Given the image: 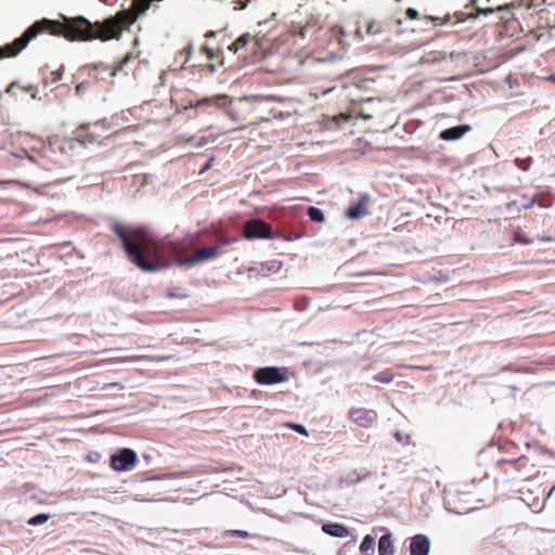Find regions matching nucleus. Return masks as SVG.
I'll return each instance as SVG.
<instances>
[{
  "instance_id": "nucleus-1",
  "label": "nucleus",
  "mask_w": 555,
  "mask_h": 555,
  "mask_svg": "<svg viewBox=\"0 0 555 555\" xmlns=\"http://www.w3.org/2000/svg\"><path fill=\"white\" fill-rule=\"evenodd\" d=\"M109 229L120 241L128 260L144 272L154 273L172 266L191 268L218 256L217 247L211 245L197 249L190 257H182L183 254L196 249L202 244V236L206 230L190 233L179 241L169 237L159 238L144 225L130 227L117 220L111 222Z\"/></svg>"
},
{
  "instance_id": "nucleus-2",
  "label": "nucleus",
  "mask_w": 555,
  "mask_h": 555,
  "mask_svg": "<svg viewBox=\"0 0 555 555\" xmlns=\"http://www.w3.org/2000/svg\"><path fill=\"white\" fill-rule=\"evenodd\" d=\"M61 16L63 22L47 17L36 21L18 38L0 47V59L3 56H16L33 39L44 31L54 36H62L69 41H90L93 39L106 41L109 39H119L121 36L119 25L113 20L92 24L83 16Z\"/></svg>"
},
{
  "instance_id": "nucleus-3",
  "label": "nucleus",
  "mask_w": 555,
  "mask_h": 555,
  "mask_svg": "<svg viewBox=\"0 0 555 555\" xmlns=\"http://www.w3.org/2000/svg\"><path fill=\"white\" fill-rule=\"evenodd\" d=\"M242 236L248 241L274 240L280 237V231H274L271 224L261 218H253L245 222Z\"/></svg>"
},
{
  "instance_id": "nucleus-4",
  "label": "nucleus",
  "mask_w": 555,
  "mask_h": 555,
  "mask_svg": "<svg viewBox=\"0 0 555 555\" xmlns=\"http://www.w3.org/2000/svg\"><path fill=\"white\" fill-rule=\"evenodd\" d=\"M253 377L259 385H275L288 379L287 369L278 366H263L254 371Z\"/></svg>"
},
{
  "instance_id": "nucleus-5",
  "label": "nucleus",
  "mask_w": 555,
  "mask_h": 555,
  "mask_svg": "<svg viewBox=\"0 0 555 555\" xmlns=\"http://www.w3.org/2000/svg\"><path fill=\"white\" fill-rule=\"evenodd\" d=\"M490 0H469L468 3L465 5V8L473 7L475 9L474 12L470 13H464L461 11H457L453 14V16L456 18L455 23H464L467 20H475L479 15H491L495 12H501L504 10V5H498L496 8L492 7H483L486 5V2H489Z\"/></svg>"
},
{
  "instance_id": "nucleus-6",
  "label": "nucleus",
  "mask_w": 555,
  "mask_h": 555,
  "mask_svg": "<svg viewBox=\"0 0 555 555\" xmlns=\"http://www.w3.org/2000/svg\"><path fill=\"white\" fill-rule=\"evenodd\" d=\"M137 461L138 455L132 449L121 448L111 455L109 465L116 472H128Z\"/></svg>"
},
{
  "instance_id": "nucleus-7",
  "label": "nucleus",
  "mask_w": 555,
  "mask_h": 555,
  "mask_svg": "<svg viewBox=\"0 0 555 555\" xmlns=\"http://www.w3.org/2000/svg\"><path fill=\"white\" fill-rule=\"evenodd\" d=\"M231 103V99L227 94H218L210 98H203L196 101L190 100L184 109H194L199 107H217L224 108Z\"/></svg>"
},
{
  "instance_id": "nucleus-8",
  "label": "nucleus",
  "mask_w": 555,
  "mask_h": 555,
  "mask_svg": "<svg viewBox=\"0 0 555 555\" xmlns=\"http://www.w3.org/2000/svg\"><path fill=\"white\" fill-rule=\"evenodd\" d=\"M349 417L359 427L370 428L376 423L377 413L365 408H351L349 410Z\"/></svg>"
},
{
  "instance_id": "nucleus-9",
  "label": "nucleus",
  "mask_w": 555,
  "mask_h": 555,
  "mask_svg": "<svg viewBox=\"0 0 555 555\" xmlns=\"http://www.w3.org/2000/svg\"><path fill=\"white\" fill-rule=\"evenodd\" d=\"M370 201V196L367 194H360L358 201L353 204H351L346 210H345V217L350 220H357L361 218L362 216L369 214L366 209V204Z\"/></svg>"
},
{
  "instance_id": "nucleus-10",
  "label": "nucleus",
  "mask_w": 555,
  "mask_h": 555,
  "mask_svg": "<svg viewBox=\"0 0 555 555\" xmlns=\"http://www.w3.org/2000/svg\"><path fill=\"white\" fill-rule=\"evenodd\" d=\"M430 550V540L427 535L418 533L410 540V555H428Z\"/></svg>"
},
{
  "instance_id": "nucleus-11",
  "label": "nucleus",
  "mask_w": 555,
  "mask_h": 555,
  "mask_svg": "<svg viewBox=\"0 0 555 555\" xmlns=\"http://www.w3.org/2000/svg\"><path fill=\"white\" fill-rule=\"evenodd\" d=\"M378 530L384 532L378 540V555H393L395 545L391 531L385 527H380Z\"/></svg>"
},
{
  "instance_id": "nucleus-12",
  "label": "nucleus",
  "mask_w": 555,
  "mask_h": 555,
  "mask_svg": "<svg viewBox=\"0 0 555 555\" xmlns=\"http://www.w3.org/2000/svg\"><path fill=\"white\" fill-rule=\"evenodd\" d=\"M470 129L472 127L469 125H457L442 130L439 134V138L443 141H455L461 139Z\"/></svg>"
},
{
  "instance_id": "nucleus-13",
  "label": "nucleus",
  "mask_w": 555,
  "mask_h": 555,
  "mask_svg": "<svg viewBox=\"0 0 555 555\" xmlns=\"http://www.w3.org/2000/svg\"><path fill=\"white\" fill-rule=\"evenodd\" d=\"M322 531L333 538H346L350 534L349 528L340 522H325L322 525Z\"/></svg>"
},
{
  "instance_id": "nucleus-14",
  "label": "nucleus",
  "mask_w": 555,
  "mask_h": 555,
  "mask_svg": "<svg viewBox=\"0 0 555 555\" xmlns=\"http://www.w3.org/2000/svg\"><path fill=\"white\" fill-rule=\"evenodd\" d=\"M90 127V124H82L79 126V128L76 130V140L83 144V145H87V144H92L94 143L95 141L99 140L100 135H96L94 133H91V132H86V130Z\"/></svg>"
},
{
  "instance_id": "nucleus-15",
  "label": "nucleus",
  "mask_w": 555,
  "mask_h": 555,
  "mask_svg": "<svg viewBox=\"0 0 555 555\" xmlns=\"http://www.w3.org/2000/svg\"><path fill=\"white\" fill-rule=\"evenodd\" d=\"M525 502H527L528 506L531 508L533 513H541L545 508L548 507L547 501H546V492H543V499L540 500L538 496H532V493L530 492L527 494V498L524 499Z\"/></svg>"
},
{
  "instance_id": "nucleus-16",
  "label": "nucleus",
  "mask_w": 555,
  "mask_h": 555,
  "mask_svg": "<svg viewBox=\"0 0 555 555\" xmlns=\"http://www.w3.org/2000/svg\"><path fill=\"white\" fill-rule=\"evenodd\" d=\"M447 59L446 52L430 51L420 59V64H436Z\"/></svg>"
},
{
  "instance_id": "nucleus-17",
  "label": "nucleus",
  "mask_w": 555,
  "mask_h": 555,
  "mask_svg": "<svg viewBox=\"0 0 555 555\" xmlns=\"http://www.w3.org/2000/svg\"><path fill=\"white\" fill-rule=\"evenodd\" d=\"M251 40V35L249 33H245L241 35L230 47L229 50L233 53H237L240 50L245 48L248 42Z\"/></svg>"
},
{
  "instance_id": "nucleus-18",
  "label": "nucleus",
  "mask_w": 555,
  "mask_h": 555,
  "mask_svg": "<svg viewBox=\"0 0 555 555\" xmlns=\"http://www.w3.org/2000/svg\"><path fill=\"white\" fill-rule=\"evenodd\" d=\"M387 27H388L387 23L371 21L366 24V34L367 35H379V34H383Z\"/></svg>"
},
{
  "instance_id": "nucleus-19",
  "label": "nucleus",
  "mask_w": 555,
  "mask_h": 555,
  "mask_svg": "<svg viewBox=\"0 0 555 555\" xmlns=\"http://www.w3.org/2000/svg\"><path fill=\"white\" fill-rule=\"evenodd\" d=\"M166 297L169 299H183L188 298L189 295L184 288L180 286L168 287L166 291Z\"/></svg>"
},
{
  "instance_id": "nucleus-20",
  "label": "nucleus",
  "mask_w": 555,
  "mask_h": 555,
  "mask_svg": "<svg viewBox=\"0 0 555 555\" xmlns=\"http://www.w3.org/2000/svg\"><path fill=\"white\" fill-rule=\"evenodd\" d=\"M309 219L313 222L321 223L324 221V212L315 206H309L307 210Z\"/></svg>"
},
{
  "instance_id": "nucleus-21",
  "label": "nucleus",
  "mask_w": 555,
  "mask_h": 555,
  "mask_svg": "<svg viewBox=\"0 0 555 555\" xmlns=\"http://www.w3.org/2000/svg\"><path fill=\"white\" fill-rule=\"evenodd\" d=\"M374 544H375V539L374 537H372L371 534H366L363 539H362V542L360 544V551L361 553L363 554H366L369 551H371L373 553L374 551Z\"/></svg>"
},
{
  "instance_id": "nucleus-22",
  "label": "nucleus",
  "mask_w": 555,
  "mask_h": 555,
  "mask_svg": "<svg viewBox=\"0 0 555 555\" xmlns=\"http://www.w3.org/2000/svg\"><path fill=\"white\" fill-rule=\"evenodd\" d=\"M524 461H526V457L524 455H520L517 459L500 460V461H498V465L501 466L503 464H508V465L513 466L516 470L520 472L522 468Z\"/></svg>"
},
{
  "instance_id": "nucleus-23",
  "label": "nucleus",
  "mask_w": 555,
  "mask_h": 555,
  "mask_svg": "<svg viewBox=\"0 0 555 555\" xmlns=\"http://www.w3.org/2000/svg\"><path fill=\"white\" fill-rule=\"evenodd\" d=\"M50 519V514H47V513H39L33 517H30L28 520H27V524L29 526H39V525H43L44 522H47L48 520Z\"/></svg>"
},
{
  "instance_id": "nucleus-24",
  "label": "nucleus",
  "mask_w": 555,
  "mask_h": 555,
  "mask_svg": "<svg viewBox=\"0 0 555 555\" xmlns=\"http://www.w3.org/2000/svg\"><path fill=\"white\" fill-rule=\"evenodd\" d=\"M514 242L515 243H519V244H524V245H531L532 244V240L529 238L525 232H522L520 229H517L515 232H514Z\"/></svg>"
},
{
  "instance_id": "nucleus-25",
  "label": "nucleus",
  "mask_w": 555,
  "mask_h": 555,
  "mask_svg": "<svg viewBox=\"0 0 555 555\" xmlns=\"http://www.w3.org/2000/svg\"><path fill=\"white\" fill-rule=\"evenodd\" d=\"M302 237V233L298 231H291L289 233H283L280 231V237L285 242H293Z\"/></svg>"
},
{
  "instance_id": "nucleus-26",
  "label": "nucleus",
  "mask_w": 555,
  "mask_h": 555,
  "mask_svg": "<svg viewBox=\"0 0 555 555\" xmlns=\"http://www.w3.org/2000/svg\"><path fill=\"white\" fill-rule=\"evenodd\" d=\"M532 162H533L532 157L516 158L515 165L517 166V168H519L524 171H527L530 168Z\"/></svg>"
},
{
  "instance_id": "nucleus-27",
  "label": "nucleus",
  "mask_w": 555,
  "mask_h": 555,
  "mask_svg": "<svg viewBox=\"0 0 555 555\" xmlns=\"http://www.w3.org/2000/svg\"><path fill=\"white\" fill-rule=\"evenodd\" d=\"M225 535H231V537H238V538H243V539H247L249 538L251 534L246 531V530H241V529H231V530H227L224 532Z\"/></svg>"
},
{
  "instance_id": "nucleus-28",
  "label": "nucleus",
  "mask_w": 555,
  "mask_h": 555,
  "mask_svg": "<svg viewBox=\"0 0 555 555\" xmlns=\"http://www.w3.org/2000/svg\"><path fill=\"white\" fill-rule=\"evenodd\" d=\"M393 376L389 372H382L374 376V379L383 383V384H389L392 380Z\"/></svg>"
},
{
  "instance_id": "nucleus-29",
  "label": "nucleus",
  "mask_w": 555,
  "mask_h": 555,
  "mask_svg": "<svg viewBox=\"0 0 555 555\" xmlns=\"http://www.w3.org/2000/svg\"><path fill=\"white\" fill-rule=\"evenodd\" d=\"M395 439L401 443L402 446H408L410 443V435L403 434L400 430H397L393 435Z\"/></svg>"
},
{
  "instance_id": "nucleus-30",
  "label": "nucleus",
  "mask_w": 555,
  "mask_h": 555,
  "mask_svg": "<svg viewBox=\"0 0 555 555\" xmlns=\"http://www.w3.org/2000/svg\"><path fill=\"white\" fill-rule=\"evenodd\" d=\"M546 501L548 504V508L555 511V485L546 491Z\"/></svg>"
},
{
  "instance_id": "nucleus-31",
  "label": "nucleus",
  "mask_w": 555,
  "mask_h": 555,
  "mask_svg": "<svg viewBox=\"0 0 555 555\" xmlns=\"http://www.w3.org/2000/svg\"><path fill=\"white\" fill-rule=\"evenodd\" d=\"M228 245H229L228 236H218L216 238V243L212 245V247H217V253L219 254V250Z\"/></svg>"
},
{
  "instance_id": "nucleus-32",
  "label": "nucleus",
  "mask_w": 555,
  "mask_h": 555,
  "mask_svg": "<svg viewBox=\"0 0 555 555\" xmlns=\"http://www.w3.org/2000/svg\"><path fill=\"white\" fill-rule=\"evenodd\" d=\"M288 426L292 429H294L296 433H298L300 435L308 436V430H307V428L304 425L297 424V423H289Z\"/></svg>"
},
{
  "instance_id": "nucleus-33",
  "label": "nucleus",
  "mask_w": 555,
  "mask_h": 555,
  "mask_svg": "<svg viewBox=\"0 0 555 555\" xmlns=\"http://www.w3.org/2000/svg\"><path fill=\"white\" fill-rule=\"evenodd\" d=\"M216 157L215 156H210L206 163L201 167L199 169V175H203L205 173L206 171H208L211 167H212V164L215 162Z\"/></svg>"
},
{
  "instance_id": "nucleus-34",
  "label": "nucleus",
  "mask_w": 555,
  "mask_h": 555,
  "mask_svg": "<svg viewBox=\"0 0 555 555\" xmlns=\"http://www.w3.org/2000/svg\"><path fill=\"white\" fill-rule=\"evenodd\" d=\"M426 18L433 22H440V24L444 25L451 22L452 16L450 14H447L443 18H440L438 16H426Z\"/></svg>"
},
{
  "instance_id": "nucleus-35",
  "label": "nucleus",
  "mask_w": 555,
  "mask_h": 555,
  "mask_svg": "<svg viewBox=\"0 0 555 555\" xmlns=\"http://www.w3.org/2000/svg\"><path fill=\"white\" fill-rule=\"evenodd\" d=\"M215 138L210 137H202L199 138L196 143L194 144L196 147H203L207 145L208 143L212 142Z\"/></svg>"
},
{
  "instance_id": "nucleus-36",
  "label": "nucleus",
  "mask_w": 555,
  "mask_h": 555,
  "mask_svg": "<svg viewBox=\"0 0 555 555\" xmlns=\"http://www.w3.org/2000/svg\"><path fill=\"white\" fill-rule=\"evenodd\" d=\"M522 198H524V201H525V202L521 204V207H522L524 209H530V208H532V207L534 206V204L537 203L535 197L527 198V196H526V195H524V196H522Z\"/></svg>"
},
{
  "instance_id": "nucleus-37",
  "label": "nucleus",
  "mask_w": 555,
  "mask_h": 555,
  "mask_svg": "<svg viewBox=\"0 0 555 555\" xmlns=\"http://www.w3.org/2000/svg\"><path fill=\"white\" fill-rule=\"evenodd\" d=\"M406 14V17L410 18V20H416L418 17V11L416 9H413V8H409L405 12Z\"/></svg>"
},
{
  "instance_id": "nucleus-38",
  "label": "nucleus",
  "mask_w": 555,
  "mask_h": 555,
  "mask_svg": "<svg viewBox=\"0 0 555 555\" xmlns=\"http://www.w3.org/2000/svg\"><path fill=\"white\" fill-rule=\"evenodd\" d=\"M202 50L209 60H212L215 57L214 50L211 48H209L208 46H203Z\"/></svg>"
},
{
  "instance_id": "nucleus-39",
  "label": "nucleus",
  "mask_w": 555,
  "mask_h": 555,
  "mask_svg": "<svg viewBox=\"0 0 555 555\" xmlns=\"http://www.w3.org/2000/svg\"><path fill=\"white\" fill-rule=\"evenodd\" d=\"M52 76H53V78H52L51 83H54V82L60 81V80L62 79V77H63V72L59 69V70H56V72H53V73H52Z\"/></svg>"
},
{
  "instance_id": "nucleus-40",
  "label": "nucleus",
  "mask_w": 555,
  "mask_h": 555,
  "mask_svg": "<svg viewBox=\"0 0 555 555\" xmlns=\"http://www.w3.org/2000/svg\"><path fill=\"white\" fill-rule=\"evenodd\" d=\"M86 89V81H82L76 86V93L81 94Z\"/></svg>"
},
{
  "instance_id": "nucleus-41",
  "label": "nucleus",
  "mask_w": 555,
  "mask_h": 555,
  "mask_svg": "<svg viewBox=\"0 0 555 555\" xmlns=\"http://www.w3.org/2000/svg\"><path fill=\"white\" fill-rule=\"evenodd\" d=\"M262 99L261 95H244L241 100L242 101H251V100H260Z\"/></svg>"
},
{
  "instance_id": "nucleus-42",
  "label": "nucleus",
  "mask_w": 555,
  "mask_h": 555,
  "mask_svg": "<svg viewBox=\"0 0 555 555\" xmlns=\"http://www.w3.org/2000/svg\"><path fill=\"white\" fill-rule=\"evenodd\" d=\"M241 237V235L228 236L229 245L238 242Z\"/></svg>"
},
{
  "instance_id": "nucleus-43",
  "label": "nucleus",
  "mask_w": 555,
  "mask_h": 555,
  "mask_svg": "<svg viewBox=\"0 0 555 555\" xmlns=\"http://www.w3.org/2000/svg\"><path fill=\"white\" fill-rule=\"evenodd\" d=\"M143 461L146 463V465H150L153 461V456L151 454L144 453L142 455Z\"/></svg>"
},
{
  "instance_id": "nucleus-44",
  "label": "nucleus",
  "mask_w": 555,
  "mask_h": 555,
  "mask_svg": "<svg viewBox=\"0 0 555 555\" xmlns=\"http://www.w3.org/2000/svg\"><path fill=\"white\" fill-rule=\"evenodd\" d=\"M17 86V81H13L11 82L8 88H7V92H11L13 88H15Z\"/></svg>"
},
{
  "instance_id": "nucleus-45",
  "label": "nucleus",
  "mask_w": 555,
  "mask_h": 555,
  "mask_svg": "<svg viewBox=\"0 0 555 555\" xmlns=\"http://www.w3.org/2000/svg\"><path fill=\"white\" fill-rule=\"evenodd\" d=\"M130 59H131V55H130V54H127V55L125 56V59L122 60V62H121V64H120L119 68H121L126 63H128V61H129Z\"/></svg>"
},
{
  "instance_id": "nucleus-46",
  "label": "nucleus",
  "mask_w": 555,
  "mask_h": 555,
  "mask_svg": "<svg viewBox=\"0 0 555 555\" xmlns=\"http://www.w3.org/2000/svg\"><path fill=\"white\" fill-rule=\"evenodd\" d=\"M24 91L28 92V91H31V90H35V86L34 85H28V86H25L23 88Z\"/></svg>"
},
{
  "instance_id": "nucleus-47",
  "label": "nucleus",
  "mask_w": 555,
  "mask_h": 555,
  "mask_svg": "<svg viewBox=\"0 0 555 555\" xmlns=\"http://www.w3.org/2000/svg\"><path fill=\"white\" fill-rule=\"evenodd\" d=\"M185 51H186V53H188V59H189V57L191 56V54H192V43H190V44L188 46V48H185Z\"/></svg>"
},
{
  "instance_id": "nucleus-48",
  "label": "nucleus",
  "mask_w": 555,
  "mask_h": 555,
  "mask_svg": "<svg viewBox=\"0 0 555 555\" xmlns=\"http://www.w3.org/2000/svg\"><path fill=\"white\" fill-rule=\"evenodd\" d=\"M228 115L230 116V118H231L232 120H234V121H236V120H237V117H236V115H235L233 112L228 111Z\"/></svg>"
},
{
  "instance_id": "nucleus-49",
  "label": "nucleus",
  "mask_w": 555,
  "mask_h": 555,
  "mask_svg": "<svg viewBox=\"0 0 555 555\" xmlns=\"http://www.w3.org/2000/svg\"><path fill=\"white\" fill-rule=\"evenodd\" d=\"M215 36H216V33H215V31H212V30L207 31V33H206V35H205V37H206V38H212V37H215Z\"/></svg>"
},
{
  "instance_id": "nucleus-50",
  "label": "nucleus",
  "mask_w": 555,
  "mask_h": 555,
  "mask_svg": "<svg viewBox=\"0 0 555 555\" xmlns=\"http://www.w3.org/2000/svg\"><path fill=\"white\" fill-rule=\"evenodd\" d=\"M364 477H365V476H362V477L358 476L356 479H350V482H353V483H354V482H358V481H360V480L364 479Z\"/></svg>"
},
{
  "instance_id": "nucleus-51",
  "label": "nucleus",
  "mask_w": 555,
  "mask_h": 555,
  "mask_svg": "<svg viewBox=\"0 0 555 555\" xmlns=\"http://www.w3.org/2000/svg\"><path fill=\"white\" fill-rule=\"evenodd\" d=\"M337 28H338V31H337V33H338L339 35H345V30L343 29V27H337Z\"/></svg>"
},
{
  "instance_id": "nucleus-52",
  "label": "nucleus",
  "mask_w": 555,
  "mask_h": 555,
  "mask_svg": "<svg viewBox=\"0 0 555 555\" xmlns=\"http://www.w3.org/2000/svg\"><path fill=\"white\" fill-rule=\"evenodd\" d=\"M395 24L397 25V27H399L402 24V21L401 20H396Z\"/></svg>"
},
{
  "instance_id": "nucleus-53",
  "label": "nucleus",
  "mask_w": 555,
  "mask_h": 555,
  "mask_svg": "<svg viewBox=\"0 0 555 555\" xmlns=\"http://www.w3.org/2000/svg\"><path fill=\"white\" fill-rule=\"evenodd\" d=\"M98 124H102V125L105 126L106 125V120L105 119L99 120V121L95 122V125H98Z\"/></svg>"
},
{
  "instance_id": "nucleus-54",
  "label": "nucleus",
  "mask_w": 555,
  "mask_h": 555,
  "mask_svg": "<svg viewBox=\"0 0 555 555\" xmlns=\"http://www.w3.org/2000/svg\"><path fill=\"white\" fill-rule=\"evenodd\" d=\"M209 69H210V72H215L216 70V66L214 64H210L209 65Z\"/></svg>"
},
{
  "instance_id": "nucleus-55",
  "label": "nucleus",
  "mask_w": 555,
  "mask_h": 555,
  "mask_svg": "<svg viewBox=\"0 0 555 555\" xmlns=\"http://www.w3.org/2000/svg\"><path fill=\"white\" fill-rule=\"evenodd\" d=\"M31 98L35 99V100L39 99L38 95H37V91L31 94Z\"/></svg>"
},
{
  "instance_id": "nucleus-56",
  "label": "nucleus",
  "mask_w": 555,
  "mask_h": 555,
  "mask_svg": "<svg viewBox=\"0 0 555 555\" xmlns=\"http://www.w3.org/2000/svg\"><path fill=\"white\" fill-rule=\"evenodd\" d=\"M133 44H134V46H138V44H139V38H138V37H137V38H134V40H133Z\"/></svg>"
},
{
  "instance_id": "nucleus-57",
  "label": "nucleus",
  "mask_w": 555,
  "mask_h": 555,
  "mask_svg": "<svg viewBox=\"0 0 555 555\" xmlns=\"http://www.w3.org/2000/svg\"><path fill=\"white\" fill-rule=\"evenodd\" d=\"M447 511H448L449 513L459 514L457 512H455V511H453V509H451V508H447Z\"/></svg>"
},
{
  "instance_id": "nucleus-58",
  "label": "nucleus",
  "mask_w": 555,
  "mask_h": 555,
  "mask_svg": "<svg viewBox=\"0 0 555 555\" xmlns=\"http://www.w3.org/2000/svg\"><path fill=\"white\" fill-rule=\"evenodd\" d=\"M357 35L360 36V27L357 28Z\"/></svg>"
}]
</instances>
